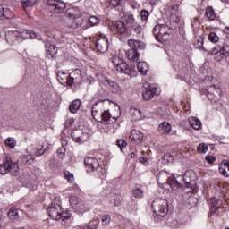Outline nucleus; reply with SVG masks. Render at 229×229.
Instances as JSON below:
<instances>
[{"instance_id":"nucleus-1","label":"nucleus","mask_w":229,"mask_h":229,"mask_svg":"<svg viewBox=\"0 0 229 229\" xmlns=\"http://www.w3.org/2000/svg\"><path fill=\"white\" fill-rule=\"evenodd\" d=\"M84 165L87 173L89 174H94L95 176L102 179L106 178V169L103 168V166L99 165L98 158L93 157H86L84 159Z\"/></svg>"},{"instance_id":"nucleus-55","label":"nucleus","mask_w":229,"mask_h":229,"mask_svg":"<svg viewBox=\"0 0 229 229\" xmlns=\"http://www.w3.org/2000/svg\"><path fill=\"white\" fill-rule=\"evenodd\" d=\"M110 221H112L110 215H104L102 216V223H104V225H108Z\"/></svg>"},{"instance_id":"nucleus-43","label":"nucleus","mask_w":229,"mask_h":229,"mask_svg":"<svg viewBox=\"0 0 229 229\" xmlns=\"http://www.w3.org/2000/svg\"><path fill=\"white\" fill-rule=\"evenodd\" d=\"M125 21L127 22V24H131V26H133L135 24V17L133 16V14L129 13L125 15Z\"/></svg>"},{"instance_id":"nucleus-7","label":"nucleus","mask_w":229,"mask_h":229,"mask_svg":"<svg viewBox=\"0 0 229 229\" xmlns=\"http://www.w3.org/2000/svg\"><path fill=\"white\" fill-rule=\"evenodd\" d=\"M169 30H171L169 25L157 24L153 29V34L156 37V40H157V42H162V40H164V36L169 34Z\"/></svg>"},{"instance_id":"nucleus-19","label":"nucleus","mask_w":229,"mask_h":229,"mask_svg":"<svg viewBox=\"0 0 229 229\" xmlns=\"http://www.w3.org/2000/svg\"><path fill=\"white\" fill-rule=\"evenodd\" d=\"M105 81H106V83H107V85L109 87V90H111V92H113V94H119L121 92V87H119V84H117V82H115L108 78H105Z\"/></svg>"},{"instance_id":"nucleus-45","label":"nucleus","mask_w":229,"mask_h":229,"mask_svg":"<svg viewBox=\"0 0 229 229\" xmlns=\"http://www.w3.org/2000/svg\"><path fill=\"white\" fill-rule=\"evenodd\" d=\"M163 160L165 164H171L174 160V157L173 155L167 153L163 156Z\"/></svg>"},{"instance_id":"nucleus-16","label":"nucleus","mask_w":229,"mask_h":229,"mask_svg":"<svg viewBox=\"0 0 229 229\" xmlns=\"http://www.w3.org/2000/svg\"><path fill=\"white\" fill-rule=\"evenodd\" d=\"M18 34H19L20 42H22V40H27V38H30V40L37 38V32L33 30H23L21 31L18 30Z\"/></svg>"},{"instance_id":"nucleus-51","label":"nucleus","mask_w":229,"mask_h":229,"mask_svg":"<svg viewBox=\"0 0 229 229\" xmlns=\"http://www.w3.org/2000/svg\"><path fill=\"white\" fill-rule=\"evenodd\" d=\"M116 144L120 149H123V148H126L128 146V142H126V140L123 139L117 140Z\"/></svg>"},{"instance_id":"nucleus-35","label":"nucleus","mask_w":229,"mask_h":229,"mask_svg":"<svg viewBox=\"0 0 229 229\" xmlns=\"http://www.w3.org/2000/svg\"><path fill=\"white\" fill-rule=\"evenodd\" d=\"M4 144L11 149H13V148H15V146H17V140H15L13 138L9 137L4 140Z\"/></svg>"},{"instance_id":"nucleus-34","label":"nucleus","mask_w":229,"mask_h":229,"mask_svg":"<svg viewBox=\"0 0 229 229\" xmlns=\"http://www.w3.org/2000/svg\"><path fill=\"white\" fill-rule=\"evenodd\" d=\"M166 224L170 228H180V222L173 217L168 218Z\"/></svg>"},{"instance_id":"nucleus-59","label":"nucleus","mask_w":229,"mask_h":229,"mask_svg":"<svg viewBox=\"0 0 229 229\" xmlns=\"http://www.w3.org/2000/svg\"><path fill=\"white\" fill-rule=\"evenodd\" d=\"M220 165H224L225 169H228L229 171V161L228 160H223Z\"/></svg>"},{"instance_id":"nucleus-62","label":"nucleus","mask_w":229,"mask_h":229,"mask_svg":"<svg viewBox=\"0 0 229 229\" xmlns=\"http://www.w3.org/2000/svg\"><path fill=\"white\" fill-rule=\"evenodd\" d=\"M224 33H225V35H229V27H225L224 29Z\"/></svg>"},{"instance_id":"nucleus-52","label":"nucleus","mask_w":229,"mask_h":229,"mask_svg":"<svg viewBox=\"0 0 229 229\" xmlns=\"http://www.w3.org/2000/svg\"><path fill=\"white\" fill-rule=\"evenodd\" d=\"M132 30L136 32V35H140L142 33V27L137 23L132 25Z\"/></svg>"},{"instance_id":"nucleus-6","label":"nucleus","mask_w":229,"mask_h":229,"mask_svg":"<svg viewBox=\"0 0 229 229\" xmlns=\"http://www.w3.org/2000/svg\"><path fill=\"white\" fill-rule=\"evenodd\" d=\"M145 90H143L142 98L145 101H149L153 96H158L160 91H158V86L149 84L148 82L143 84Z\"/></svg>"},{"instance_id":"nucleus-61","label":"nucleus","mask_w":229,"mask_h":229,"mask_svg":"<svg viewBox=\"0 0 229 229\" xmlns=\"http://www.w3.org/2000/svg\"><path fill=\"white\" fill-rule=\"evenodd\" d=\"M140 162H141L142 164H144V162H148V159L146 157H140L139 158Z\"/></svg>"},{"instance_id":"nucleus-22","label":"nucleus","mask_w":229,"mask_h":229,"mask_svg":"<svg viewBox=\"0 0 229 229\" xmlns=\"http://www.w3.org/2000/svg\"><path fill=\"white\" fill-rule=\"evenodd\" d=\"M222 201L217 198H211L209 200V208L212 214H216L217 210H219V207H221Z\"/></svg>"},{"instance_id":"nucleus-10","label":"nucleus","mask_w":229,"mask_h":229,"mask_svg":"<svg viewBox=\"0 0 229 229\" xmlns=\"http://www.w3.org/2000/svg\"><path fill=\"white\" fill-rule=\"evenodd\" d=\"M81 81V70L74 69L68 78V87H72V85H78Z\"/></svg>"},{"instance_id":"nucleus-56","label":"nucleus","mask_w":229,"mask_h":229,"mask_svg":"<svg viewBox=\"0 0 229 229\" xmlns=\"http://www.w3.org/2000/svg\"><path fill=\"white\" fill-rule=\"evenodd\" d=\"M205 160H206V162H208V164H214V162H216V157L206 156Z\"/></svg>"},{"instance_id":"nucleus-42","label":"nucleus","mask_w":229,"mask_h":229,"mask_svg":"<svg viewBox=\"0 0 229 229\" xmlns=\"http://www.w3.org/2000/svg\"><path fill=\"white\" fill-rule=\"evenodd\" d=\"M51 203H55V205H60V197L56 193H49Z\"/></svg>"},{"instance_id":"nucleus-32","label":"nucleus","mask_w":229,"mask_h":229,"mask_svg":"<svg viewBox=\"0 0 229 229\" xmlns=\"http://www.w3.org/2000/svg\"><path fill=\"white\" fill-rule=\"evenodd\" d=\"M21 162L25 165H31L34 162V158L30 155H23L21 157Z\"/></svg>"},{"instance_id":"nucleus-24","label":"nucleus","mask_w":229,"mask_h":229,"mask_svg":"<svg viewBox=\"0 0 229 229\" xmlns=\"http://www.w3.org/2000/svg\"><path fill=\"white\" fill-rule=\"evenodd\" d=\"M57 81L61 85L69 87V75L64 72H57Z\"/></svg>"},{"instance_id":"nucleus-9","label":"nucleus","mask_w":229,"mask_h":229,"mask_svg":"<svg viewBox=\"0 0 229 229\" xmlns=\"http://www.w3.org/2000/svg\"><path fill=\"white\" fill-rule=\"evenodd\" d=\"M70 203L74 210L81 214H83V212H89V210L92 208L89 204L85 203V201L78 198L71 199Z\"/></svg>"},{"instance_id":"nucleus-60","label":"nucleus","mask_w":229,"mask_h":229,"mask_svg":"<svg viewBox=\"0 0 229 229\" xmlns=\"http://www.w3.org/2000/svg\"><path fill=\"white\" fill-rule=\"evenodd\" d=\"M214 140H216V142H221V140H223V139L219 136H213Z\"/></svg>"},{"instance_id":"nucleus-20","label":"nucleus","mask_w":229,"mask_h":229,"mask_svg":"<svg viewBox=\"0 0 229 229\" xmlns=\"http://www.w3.org/2000/svg\"><path fill=\"white\" fill-rule=\"evenodd\" d=\"M171 123L167 122L161 123L157 127V130L161 133V135H169V133H171Z\"/></svg>"},{"instance_id":"nucleus-48","label":"nucleus","mask_w":229,"mask_h":229,"mask_svg":"<svg viewBox=\"0 0 229 229\" xmlns=\"http://www.w3.org/2000/svg\"><path fill=\"white\" fill-rule=\"evenodd\" d=\"M89 26H98V24H99V19L96 16H91L89 19Z\"/></svg>"},{"instance_id":"nucleus-5","label":"nucleus","mask_w":229,"mask_h":229,"mask_svg":"<svg viewBox=\"0 0 229 229\" xmlns=\"http://www.w3.org/2000/svg\"><path fill=\"white\" fill-rule=\"evenodd\" d=\"M11 173L14 176L19 174V165L17 163H13L12 158L6 157L5 160L0 164V174H8Z\"/></svg>"},{"instance_id":"nucleus-58","label":"nucleus","mask_w":229,"mask_h":229,"mask_svg":"<svg viewBox=\"0 0 229 229\" xmlns=\"http://www.w3.org/2000/svg\"><path fill=\"white\" fill-rule=\"evenodd\" d=\"M46 153V150L43 148H39L36 151V157H42Z\"/></svg>"},{"instance_id":"nucleus-49","label":"nucleus","mask_w":229,"mask_h":229,"mask_svg":"<svg viewBox=\"0 0 229 229\" xmlns=\"http://www.w3.org/2000/svg\"><path fill=\"white\" fill-rule=\"evenodd\" d=\"M65 147L63 146L61 148L57 149V157L58 158H61V160H63V158H65Z\"/></svg>"},{"instance_id":"nucleus-8","label":"nucleus","mask_w":229,"mask_h":229,"mask_svg":"<svg viewBox=\"0 0 229 229\" xmlns=\"http://www.w3.org/2000/svg\"><path fill=\"white\" fill-rule=\"evenodd\" d=\"M223 55L224 56H229V40H225L219 45H216L210 51H208V55Z\"/></svg>"},{"instance_id":"nucleus-30","label":"nucleus","mask_w":229,"mask_h":229,"mask_svg":"<svg viewBox=\"0 0 229 229\" xmlns=\"http://www.w3.org/2000/svg\"><path fill=\"white\" fill-rule=\"evenodd\" d=\"M78 12L80 10L76 7H72L66 10L65 15L69 17V19H77L78 18Z\"/></svg>"},{"instance_id":"nucleus-54","label":"nucleus","mask_w":229,"mask_h":229,"mask_svg":"<svg viewBox=\"0 0 229 229\" xmlns=\"http://www.w3.org/2000/svg\"><path fill=\"white\" fill-rule=\"evenodd\" d=\"M109 6H113V8L121 6V0H109Z\"/></svg>"},{"instance_id":"nucleus-53","label":"nucleus","mask_w":229,"mask_h":229,"mask_svg":"<svg viewBox=\"0 0 229 229\" xmlns=\"http://www.w3.org/2000/svg\"><path fill=\"white\" fill-rule=\"evenodd\" d=\"M64 176L67 179V181L69 182V183H73V182H74V174H73L65 172Z\"/></svg>"},{"instance_id":"nucleus-12","label":"nucleus","mask_w":229,"mask_h":229,"mask_svg":"<svg viewBox=\"0 0 229 229\" xmlns=\"http://www.w3.org/2000/svg\"><path fill=\"white\" fill-rule=\"evenodd\" d=\"M115 121H117V117H112L109 110L104 111L100 114L99 123H102V124H114Z\"/></svg>"},{"instance_id":"nucleus-26","label":"nucleus","mask_w":229,"mask_h":229,"mask_svg":"<svg viewBox=\"0 0 229 229\" xmlns=\"http://www.w3.org/2000/svg\"><path fill=\"white\" fill-rule=\"evenodd\" d=\"M142 139H144V134L140 131H131L130 140H132V142H137V140H142Z\"/></svg>"},{"instance_id":"nucleus-29","label":"nucleus","mask_w":229,"mask_h":229,"mask_svg":"<svg viewBox=\"0 0 229 229\" xmlns=\"http://www.w3.org/2000/svg\"><path fill=\"white\" fill-rule=\"evenodd\" d=\"M81 106V101L80 99L73 100L69 106L71 114H76L80 107Z\"/></svg>"},{"instance_id":"nucleus-33","label":"nucleus","mask_w":229,"mask_h":229,"mask_svg":"<svg viewBox=\"0 0 229 229\" xmlns=\"http://www.w3.org/2000/svg\"><path fill=\"white\" fill-rule=\"evenodd\" d=\"M205 16L209 21H215V19H216V12H214V8L208 7L206 9Z\"/></svg>"},{"instance_id":"nucleus-27","label":"nucleus","mask_w":229,"mask_h":229,"mask_svg":"<svg viewBox=\"0 0 229 229\" xmlns=\"http://www.w3.org/2000/svg\"><path fill=\"white\" fill-rule=\"evenodd\" d=\"M126 56L128 58V60H130L131 62H138L139 61V51H137L133 48H131V49L127 50Z\"/></svg>"},{"instance_id":"nucleus-14","label":"nucleus","mask_w":229,"mask_h":229,"mask_svg":"<svg viewBox=\"0 0 229 229\" xmlns=\"http://www.w3.org/2000/svg\"><path fill=\"white\" fill-rule=\"evenodd\" d=\"M95 47L98 53H106V51H108V39L106 38L97 39Z\"/></svg>"},{"instance_id":"nucleus-44","label":"nucleus","mask_w":229,"mask_h":229,"mask_svg":"<svg viewBox=\"0 0 229 229\" xmlns=\"http://www.w3.org/2000/svg\"><path fill=\"white\" fill-rule=\"evenodd\" d=\"M198 153H207L208 151V146L205 143H200L197 148Z\"/></svg>"},{"instance_id":"nucleus-64","label":"nucleus","mask_w":229,"mask_h":229,"mask_svg":"<svg viewBox=\"0 0 229 229\" xmlns=\"http://www.w3.org/2000/svg\"><path fill=\"white\" fill-rule=\"evenodd\" d=\"M84 229H96V227H92L90 225L86 226Z\"/></svg>"},{"instance_id":"nucleus-47","label":"nucleus","mask_w":229,"mask_h":229,"mask_svg":"<svg viewBox=\"0 0 229 229\" xmlns=\"http://www.w3.org/2000/svg\"><path fill=\"white\" fill-rule=\"evenodd\" d=\"M218 171L222 176H225V178H229V174L226 172V168H225V165H222L221 164L218 166Z\"/></svg>"},{"instance_id":"nucleus-41","label":"nucleus","mask_w":229,"mask_h":229,"mask_svg":"<svg viewBox=\"0 0 229 229\" xmlns=\"http://www.w3.org/2000/svg\"><path fill=\"white\" fill-rule=\"evenodd\" d=\"M113 201H114V207H120L123 201V197H121V195L119 194H114L113 196Z\"/></svg>"},{"instance_id":"nucleus-23","label":"nucleus","mask_w":229,"mask_h":229,"mask_svg":"<svg viewBox=\"0 0 229 229\" xmlns=\"http://www.w3.org/2000/svg\"><path fill=\"white\" fill-rule=\"evenodd\" d=\"M137 69L140 74L143 76H146L149 71V64L144 61L138 62L137 64Z\"/></svg>"},{"instance_id":"nucleus-21","label":"nucleus","mask_w":229,"mask_h":229,"mask_svg":"<svg viewBox=\"0 0 229 229\" xmlns=\"http://www.w3.org/2000/svg\"><path fill=\"white\" fill-rule=\"evenodd\" d=\"M45 47L47 51V55L49 58H55V55H56V53H58V48L56 47V46L51 43H46Z\"/></svg>"},{"instance_id":"nucleus-11","label":"nucleus","mask_w":229,"mask_h":229,"mask_svg":"<svg viewBox=\"0 0 229 229\" xmlns=\"http://www.w3.org/2000/svg\"><path fill=\"white\" fill-rule=\"evenodd\" d=\"M47 4L52 6L55 13H62L67 8V5L61 0H47Z\"/></svg>"},{"instance_id":"nucleus-37","label":"nucleus","mask_w":229,"mask_h":229,"mask_svg":"<svg viewBox=\"0 0 229 229\" xmlns=\"http://www.w3.org/2000/svg\"><path fill=\"white\" fill-rule=\"evenodd\" d=\"M208 38L212 44H217V42H219V36H217L216 32L209 33Z\"/></svg>"},{"instance_id":"nucleus-36","label":"nucleus","mask_w":229,"mask_h":229,"mask_svg":"<svg viewBox=\"0 0 229 229\" xmlns=\"http://www.w3.org/2000/svg\"><path fill=\"white\" fill-rule=\"evenodd\" d=\"M37 4V0H21V6L23 8H30Z\"/></svg>"},{"instance_id":"nucleus-28","label":"nucleus","mask_w":229,"mask_h":229,"mask_svg":"<svg viewBox=\"0 0 229 229\" xmlns=\"http://www.w3.org/2000/svg\"><path fill=\"white\" fill-rule=\"evenodd\" d=\"M0 17H4V19H12V17H13V12L9 8H4L3 4H0Z\"/></svg>"},{"instance_id":"nucleus-46","label":"nucleus","mask_w":229,"mask_h":229,"mask_svg":"<svg viewBox=\"0 0 229 229\" xmlns=\"http://www.w3.org/2000/svg\"><path fill=\"white\" fill-rule=\"evenodd\" d=\"M8 217H10L11 219H19V211L15 209H11L8 212Z\"/></svg>"},{"instance_id":"nucleus-50","label":"nucleus","mask_w":229,"mask_h":229,"mask_svg":"<svg viewBox=\"0 0 229 229\" xmlns=\"http://www.w3.org/2000/svg\"><path fill=\"white\" fill-rule=\"evenodd\" d=\"M140 17L143 22L148 21V17H149V12H148L146 9L141 10Z\"/></svg>"},{"instance_id":"nucleus-57","label":"nucleus","mask_w":229,"mask_h":229,"mask_svg":"<svg viewBox=\"0 0 229 229\" xmlns=\"http://www.w3.org/2000/svg\"><path fill=\"white\" fill-rule=\"evenodd\" d=\"M72 123H74V119L70 118L64 123V128H70Z\"/></svg>"},{"instance_id":"nucleus-63","label":"nucleus","mask_w":229,"mask_h":229,"mask_svg":"<svg viewBox=\"0 0 229 229\" xmlns=\"http://www.w3.org/2000/svg\"><path fill=\"white\" fill-rule=\"evenodd\" d=\"M176 8H178V5L170 6V10H172L173 12H174L176 10Z\"/></svg>"},{"instance_id":"nucleus-18","label":"nucleus","mask_w":229,"mask_h":229,"mask_svg":"<svg viewBox=\"0 0 229 229\" xmlns=\"http://www.w3.org/2000/svg\"><path fill=\"white\" fill-rule=\"evenodd\" d=\"M5 40L8 44H15L20 42L19 40V30H13L5 34Z\"/></svg>"},{"instance_id":"nucleus-40","label":"nucleus","mask_w":229,"mask_h":229,"mask_svg":"<svg viewBox=\"0 0 229 229\" xmlns=\"http://www.w3.org/2000/svg\"><path fill=\"white\" fill-rule=\"evenodd\" d=\"M97 106H98V102H95V104L92 106V117L94 120L97 121V123H99L100 116L98 114V110L96 109Z\"/></svg>"},{"instance_id":"nucleus-38","label":"nucleus","mask_w":229,"mask_h":229,"mask_svg":"<svg viewBox=\"0 0 229 229\" xmlns=\"http://www.w3.org/2000/svg\"><path fill=\"white\" fill-rule=\"evenodd\" d=\"M210 94H213V96H216V94H221V89L219 88H216V86H210L208 88V96Z\"/></svg>"},{"instance_id":"nucleus-39","label":"nucleus","mask_w":229,"mask_h":229,"mask_svg":"<svg viewBox=\"0 0 229 229\" xmlns=\"http://www.w3.org/2000/svg\"><path fill=\"white\" fill-rule=\"evenodd\" d=\"M132 194L134 198L140 199V198H143L144 196V191H142L140 188H135L134 190H132Z\"/></svg>"},{"instance_id":"nucleus-25","label":"nucleus","mask_w":229,"mask_h":229,"mask_svg":"<svg viewBox=\"0 0 229 229\" xmlns=\"http://www.w3.org/2000/svg\"><path fill=\"white\" fill-rule=\"evenodd\" d=\"M166 182L173 191H178V189L182 188V183L176 180V177H168Z\"/></svg>"},{"instance_id":"nucleus-17","label":"nucleus","mask_w":229,"mask_h":229,"mask_svg":"<svg viewBox=\"0 0 229 229\" xmlns=\"http://www.w3.org/2000/svg\"><path fill=\"white\" fill-rule=\"evenodd\" d=\"M128 45L131 49H134L135 51H142L146 49V45L142 41L135 40V39H129Z\"/></svg>"},{"instance_id":"nucleus-2","label":"nucleus","mask_w":229,"mask_h":229,"mask_svg":"<svg viewBox=\"0 0 229 229\" xmlns=\"http://www.w3.org/2000/svg\"><path fill=\"white\" fill-rule=\"evenodd\" d=\"M112 64L117 72L127 74L130 78H135L137 76V72L130 69L128 64L119 56L113 57Z\"/></svg>"},{"instance_id":"nucleus-13","label":"nucleus","mask_w":229,"mask_h":229,"mask_svg":"<svg viewBox=\"0 0 229 229\" xmlns=\"http://www.w3.org/2000/svg\"><path fill=\"white\" fill-rule=\"evenodd\" d=\"M113 30L117 35H123V37L128 35V28L126 27V24L121 21H115L113 24Z\"/></svg>"},{"instance_id":"nucleus-3","label":"nucleus","mask_w":229,"mask_h":229,"mask_svg":"<svg viewBox=\"0 0 229 229\" xmlns=\"http://www.w3.org/2000/svg\"><path fill=\"white\" fill-rule=\"evenodd\" d=\"M151 206L154 214H156L157 217H165L169 212V202L167 199H157L152 202Z\"/></svg>"},{"instance_id":"nucleus-15","label":"nucleus","mask_w":229,"mask_h":229,"mask_svg":"<svg viewBox=\"0 0 229 229\" xmlns=\"http://www.w3.org/2000/svg\"><path fill=\"white\" fill-rule=\"evenodd\" d=\"M79 133H81V130H80V129L73 130L72 131V138L73 139V140L75 142L82 143V142H87V140H89V133L83 132V131H82V133L81 134V136L78 137Z\"/></svg>"},{"instance_id":"nucleus-31","label":"nucleus","mask_w":229,"mask_h":229,"mask_svg":"<svg viewBox=\"0 0 229 229\" xmlns=\"http://www.w3.org/2000/svg\"><path fill=\"white\" fill-rule=\"evenodd\" d=\"M189 124L193 130H199V128H201V121L196 117L190 118Z\"/></svg>"},{"instance_id":"nucleus-4","label":"nucleus","mask_w":229,"mask_h":229,"mask_svg":"<svg viewBox=\"0 0 229 229\" xmlns=\"http://www.w3.org/2000/svg\"><path fill=\"white\" fill-rule=\"evenodd\" d=\"M47 213L54 221H60V219L65 221L67 219H71V216H65V213L62 211L60 204L51 203L47 208Z\"/></svg>"}]
</instances>
